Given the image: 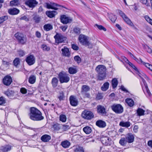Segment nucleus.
I'll use <instances>...</instances> for the list:
<instances>
[{"instance_id":"49530a36","label":"nucleus","mask_w":152,"mask_h":152,"mask_svg":"<svg viewBox=\"0 0 152 152\" xmlns=\"http://www.w3.org/2000/svg\"><path fill=\"white\" fill-rule=\"evenodd\" d=\"M42 48L43 50L45 51H48L50 50V48L45 44H43L42 45Z\"/></svg>"},{"instance_id":"6e6d98bb","label":"nucleus","mask_w":152,"mask_h":152,"mask_svg":"<svg viewBox=\"0 0 152 152\" xmlns=\"http://www.w3.org/2000/svg\"><path fill=\"white\" fill-rule=\"evenodd\" d=\"M140 2L143 4L146 5L147 6H150L149 4L147 3V0H139Z\"/></svg>"},{"instance_id":"72a5a7b5","label":"nucleus","mask_w":152,"mask_h":152,"mask_svg":"<svg viewBox=\"0 0 152 152\" xmlns=\"http://www.w3.org/2000/svg\"><path fill=\"white\" fill-rule=\"evenodd\" d=\"M53 127L54 130L58 131L61 128V126L60 124L56 123L53 125Z\"/></svg>"},{"instance_id":"ea45409f","label":"nucleus","mask_w":152,"mask_h":152,"mask_svg":"<svg viewBox=\"0 0 152 152\" xmlns=\"http://www.w3.org/2000/svg\"><path fill=\"white\" fill-rule=\"evenodd\" d=\"M127 141L125 138H122L119 140L120 144L122 146H125L126 145Z\"/></svg>"},{"instance_id":"a18cd8bd","label":"nucleus","mask_w":152,"mask_h":152,"mask_svg":"<svg viewBox=\"0 0 152 152\" xmlns=\"http://www.w3.org/2000/svg\"><path fill=\"white\" fill-rule=\"evenodd\" d=\"M60 120L63 122H65L66 120V117L65 115H61L59 116Z\"/></svg>"},{"instance_id":"4be33fe9","label":"nucleus","mask_w":152,"mask_h":152,"mask_svg":"<svg viewBox=\"0 0 152 152\" xmlns=\"http://www.w3.org/2000/svg\"><path fill=\"white\" fill-rule=\"evenodd\" d=\"M11 149V146L8 145L1 147L0 150L3 152H7L10 150Z\"/></svg>"},{"instance_id":"aec40b11","label":"nucleus","mask_w":152,"mask_h":152,"mask_svg":"<svg viewBox=\"0 0 152 152\" xmlns=\"http://www.w3.org/2000/svg\"><path fill=\"white\" fill-rule=\"evenodd\" d=\"M57 13V12L55 11H47L46 12V15L51 18L54 17Z\"/></svg>"},{"instance_id":"a878e982","label":"nucleus","mask_w":152,"mask_h":152,"mask_svg":"<svg viewBox=\"0 0 152 152\" xmlns=\"http://www.w3.org/2000/svg\"><path fill=\"white\" fill-rule=\"evenodd\" d=\"M118 83L117 79L116 78H113L111 81V84L113 88H116Z\"/></svg>"},{"instance_id":"680f3d73","label":"nucleus","mask_w":152,"mask_h":152,"mask_svg":"<svg viewBox=\"0 0 152 152\" xmlns=\"http://www.w3.org/2000/svg\"><path fill=\"white\" fill-rule=\"evenodd\" d=\"M35 35L36 37L38 38H40L41 37V34L38 31L36 32Z\"/></svg>"},{"instance_id":"e433bc0d","label":"nucleus","mask_w":152,"mask_h":152,"mask_svg":"<svg viewBox=\"0 0 152 152\" xmlns=\"http://www.w3.org/2000/svg\"><path fill=\"white\" fill-rule=\"evenodd\" d=\"M36 79V76L34 75H31L29 77L28 81L31 84H34L35 82Z\"/></svg>"},{"instance_id":"a19ab883","label":"nucleus","mask_w":152,"mask_h":152,"mask_svg":"<svg viewBox=\"0 0 152 152\" xmlns=\"http://www.w3.org/2000/svg\"><path fill=\"white\" fill-rule=\"evenodd\" d=\"M145 111L141 108H138L137 110V115L139 116H142L144 115Z\"/></svg>"},{"instance_id":"bb28decb","label":"nucleus","mask_w":152,"mask_h":152,"mask_svg":"<svg viewBox=\"0 0 152 152\" xmlns=\"http://www.w3.org/2000/svg\"><path fill=\"white\" fill-rule=\"evenodd\" d=\"M58 81V79L56 77H53L52 79L51 83L53 87L55 88L57 86Z\"/></svg>"},{"instance_id":"4c0bfd02","label":"nucleus","mask_w":152,"mask_h":152,"mask_svg":"<svg viewBox=\"0 0 152 152\" xmlns=\"http://www.w3.org/2000/svg\"><path fill=\"white\" fill-rule=\"evenodd\" d=\"M53 28V26L50 24L45 25L44 26V29L47 31H50Z\"/></svg>"},{"instance_id":"f257e3e1","label":"nucleus","mask_w":152,"mask_h":152,"mask_svg":"<svg viewBox=\"0 0 152 152\" xmlns=\"http://www.w3.org/2000/svg\"><path fill=\"white\" fill-rule=\"evenodd\" d=\"M29 115L30 118L34 121H40L44 118L40 111L35 107L31 108Z\"/></svg>"},{"instance_id":"4d7b16f0","label":"nucleus","mask_w":152,"mask_h":152,"mask_svg":"<svg viewBox=\"0 0 152 152\" xmlns=\"http://www.w3.org/2000/svg\"><path fill=\"white\" fill-rule=\"evenodd\" d=\"M74 31L76 34H79L80 33V30L79 28H75L74 29Z\"/></svg>"},{"instance_id":"13d9d810","label":"nucleus","mask_w":152,"mask_h":152,"mask_svg":"<svg viewBox=\"0 0 152 152\" xmlns=\"http://www.w3.org/2000/svg\"><path fill=\"white\" fill-rule=\"evenodd\" d=\"M20 92L23 94H25L27 93V90L24 88H22L20 89Z\"/></svg>"},{"instance_id":"2eb2a0df","label":"nucleus","mask_w":152,"mask_h":152,"mask_svg":"<svg viewBox=\"0 0 152 152\" xmlns=\"http://www.w3.org/2000/svg\"><path fill=\"white\" fill-rule=\"evenodd\" d=\"M97 112L100 115H104L106 114L105 108L101 105H99L97 106Z\"/></svg>"},{"instance_id":"7c9ffc66","label":"nucleus","mask_w":152,"mask_h":152,"mask_svg":"<svg viewBox=\"0 0 152 152\" xmlns=\"http://www.w3.org/2000/svg\"><path fill=\"white\" fill-rule=\"evenodd\" d=\"M83 131L87 134H90L91 131L92 129L89 126H86L83 128Z\"/></svg>"},{"instance_id":"2f4dec72","label":"nucleus","mask_w":152,"mask_h":152,"mask_svg":"<svg viewBox=\"0 0 152 152\" xmlns=\"http://www.w3.org/2000/svg\"><path fill=\"white\" fill-rule=\"evenodd\" d=\"M15 92L12 90H8L5 92L4 94L9 97L13 96L14 95Z\"/></svg>"},{"instance_id":"9d476101","label":"nucleus","mask_w":152,"mask_h":152,"mask_svg":"<svg viewBox=\"0 0 152 152\" xmlns=\"http://www.w3.org/2000/svg\"><path fill=\"white\" fill-rule=\"evenodd\" d=\"M60 20L61 22L64 24H66L70 23L72 20V19L71 17L67 16L64 15L61 16Z\"/></svg>"},{"instance_id":"cd10ccee","label":"nucleus","mask_w":152,"mask_h":152,"mask_svg":"<svg viewBox=\"0 0 152 152\" xmlns=\"http://www.w3.org/2000/svg\"><path fill=\"white\" fill-rule=\"evenodd\" d=\"M74 151L75 152H84L83 148L78 145H76L75 146Z\"/></svg>"},{"instance_id":"9b49d317","label":"nucleus","mask_w":152,"mask_h":152,"mask_svg":"<svg viewBox=\"0 0 152 152\" xmlns=\"http://www.w3.org/2000/svg\"><path fill=\"white\" fill-rule=\"evenodd\" d=\"M45 4L46 5L45 7L47 8L48 9H53L55 10H57L58 9L57 7L61 6L59 5L51 2L50 3H46Z\"/></svg>"},{"instance_id":"5fc2aeb1","label":"nucleus","mask_w":152,"mask_h":152,"mask_svg":"<svg viewBox=\"0 0 152 152\" xmlns=\"http://www.w3.org/2000/svg\"><path fill=\"white\" fill-rule=\"evenodd\" d=\"M58 99L60 100H63L64 98V93L63 91L60 93V95L58 97Z\"/></svg>"},{"instance_id":"69168bd1","label":"nucleus","mask_w":152,"mask_h":152,"mask_svg":"<svg viewBox=\"0 0 152 152\" xmlns=\"http://www.w3.org/2000/svg\"><path fill=\"white\" fill-rule=\"evenodd\" d=\"M86 45V46H88V48H91L93 47L92 44L90 43L88 41H87V44L85 45Z\"/></svg>"},{"instance_id":"20e7f679","label":"nucleus","mask_w":152,"mask_h":152,"mask_svg":"<svg viewBox=\"0 0 152 152\" xmlns=\"http://www.w3.org/2000/svg\"><path fill=\"white\" fill-rule=\"evenodd\" d=\"M112 110L117 114H121L124 111L123 107L120 104H114L111 106Z\"/></svg>"},{"instance_id":"f03ea898","label":"nucleus","mask_w":152,"mask_h":152,"mask_svg":"<svg viewBox=\"0 0 152 152\" xmlns=\"http://www.w3.org/2000/svg\"><path fill=\"white\" fill-rule=\"evenodd\" d=\"M98 74V79L102 80L106 77V67L102 65L98 66L96 69Z\"/></svg>"},{"instance_id":"338daca9","label":"nucleus","mask_w":152,"mask_h":152,"mask_svg":"<svg viewBox=\"0 0 152 152\" xmlns=\"http://www.w3.org/2000/svg\"><path fill=\"white\" fill-rule=\"evenodd\" d=\"M120 89L122 91H124L126 93L129 92L123 86H121Z\"/></svg>"},{"instance_id":"1a4fd4ad","label":"nucleus","mask_w":152,"mask_h":152,"mask_svg":"<svg viewBox=\"0 0 152 152\" xmlns=\"http://www.w3.org/2000/svg\"><path fill=\"white\" fill-rule=\"evenodd\" d=\"M25 60L27 64L31 66L35 63V58L33 55H30L27 57Z\"/></svg>"},{"instance_id":"3c124183","label":"nucleus","mask_w":152,"mask_h":152,"mask_svg":"<svg viewBox=\"0 0 152 152\" xmlns=\"http://www.w3.org/2000/svg\"><path fill=\"white\" fill-rule=\"evenodd\" d=\"M6 103L5 99L3 96L0 97V105H2Z\"/></svg>"},{"instance_id":"4468645a","label":"nucleus","mask_w":152,"mask_h":152,"mask_svg":"<svg viewBox=\"0 0 152 152\" xmlns=\"http://www.w3.org/2000/svg\"><path fill=\"white\" fill-rule=\"evenodd\" d=\"M101 141L103 144L105 145H110L111 139L107 136L102 137L101 138Z\"/></svg>"},{"instance_id":"473e14b6","label":"nucleus","mask_w":152,"mask_h":152,"mask_svg":"<svg viewBox=\"0 0 152 152\" xmlns=\"http://www.w3.org/2000/svg\"><path fill=\"white\" fill-rule=\"evenodd\" d=\"M142 78V82H143V84H144V86H145V90H146V92L147 93V94H148V95L149 96H150L151 95V92L148 89V86H147V84L146 83V82L145 80H144V79H143L142 78Z\"/></svg>"},{"instance_id":"8fccbe9b","label":"nucleus","mask_w":152,"mask_h":152,"mask_svg":"<svg viewBox=\"0 0 152 152\" xmlns=\"http://www.w3.org/2000/svg\"><path fill=\"white\" fill-rule=\"evenodd\" d=\"M95 26H96L100 30H103L104 31H106V28L102 25H99L96 24L95 25Z\"/></svg>"},{"instance_id":"f704fd0d","label":"nucleus","mask_w":152,"mask_h":152,"mask_svg":"<svg viewBox=\"0 0 152 152\" xmlns=\"http://www.w3.org/2000/svg\"><path fill=\"white\" fill-rule=\"evenodd\" d=\"M70 145V142L67 140H65L62 142L61 143V145L65 148H68Z\"/></svg>"},{"instance_id":"393cba45","label":"nucleus","mask_w":152,"mask_h":152,"mask_svg":"<svg viewBox=\"0 0 152 152\" xmlns=\"http://www.w3.org/2000/svg\"><path fill=\"white\" fill-rule=\"evenodd\" d=\"M90 90L89 87L86 85H83L81 88V92L82 94H84L85 93L88 91Z\"/></svg>"},{"instance_id":"603ef678","label":"nucleus","mask_w":152,"mask_h":152,"mask_svg":"<svg viewBox=\"0 0 152 152\" xmlns=\"http://www.w3.org/2000/svg\"><path fill=\"white\" fill-rule=\"evenodd\" d=\"M146 20L149 23L152 25V20L148 16H146L145 17Z\"/></svg>"},{"instance_id":"de8ad7c7","label":"nucleus","mask_w":152,"mask_h":152,"mask_svg":"<svg viewBox=\"0 0 152 152\" xmlns=\"http://www.w3.org/2000/svg\"><path fill=\"white\" fill-rule=\"evenodd\" d=\"M20 63V59L18 58H16L13 61L14 64L16 66H17Z\"/></svg>"},{"instance_id":"412c9836","label":"nucleus","mask_w":152,"mask_h":152,"mask_svg":"<svg viewBox=\"0 0 152 152\" xmlns=\"http://www.w3.org/2000/svg\"><path fill=\"white\" fill-rule=\"evenodd\" d=\"M8 12L11 15H15L19 12V10L15 8L10 9L8 10Z\"/></svg>"},{"instance_id":"b1692460","label":"nucleus","mask_w":152,"mask_h":152,"mask_svg":"<svg viewBox=\"0 0 152 152\" xmlns=\"http://www.w3.org/2000/svg\"><path fill=\"white\" fill-rule=\"evenodd\" d=\"M41 140L44 142H47L51 139L50 136L48 134H45L41 137Z\"/></svg>"},{"instance_id":"79ce46f5","label":"nucleus","mask_w":152,"mask_h":152,"mask_svg":"<svg viewBox=\"0 0 152 152\" xmlns=\"http://www.w3.org/2000/svg\"><path fill=\"white\" fill-rule=\"evenodd\" d=\"M19 3L18 0H14L10 1V5L11 6L18 5Z\"/></svg>"},{"instance_id":"c9c22d12","label":"nucleus","mask_w":152,"mask_h":152,"mask_svg":"<svg viewBox=\"0 0 152 152\" xmlns=\"http://www.w3.org/2000/svg\"><path fill=\"white\" fill-rule=\"evenodd\" d=\"M109 83L108 82L104 83L101 88L102 90L104 91H106L108 88Z\"/></svg>"},{"instance_id":"f3484780","label":"nucleus","mask_w":152,"mask_h":152,"mask_svg":"<svg viewBox=\"0 0 152 152\" xmlns=\"http://www.w3.org/2000/svg\"><path fill=\"white\" fill-rule=\"evenodd\" d=\"M79 40L80 42L84 45L87 44L88 41L86 36L82 34L80 35L79 37Z\"/></svg>"},{"instance_id":"7ed1b4c3","label":"nucleus","mask_w":152,"mask_h":152,"mask_svg":"<svg viewBox=\"0 0 152 152\" xmlns=\"http://www.w3.org/2000/svg\"><path fill=\"white\" fill-rule=\"evenodd\" d=\"M58 78L61 83H67L69 80V77L68 75L65 72H61L58 75Z\"/></svg>"},{"instance_id":"864d4df0","label":"nucleus","mask_w":152,"mask_h":152,"mask_svg":"<svg viewBox=\"0 0 152 152\" xmlns=\"http://www.w3.org/2000/svg\"><path fill=\"white\" fill-rule=\"evenodd\" d=\"M74 59L78 63H80L81 61V58L78 56H75L74 57Z\"/></svg>"},{"instance_id":"0e129e2a","label":"nucleus","mask_w":152,"mask_h":152,"mask_svg":"<svg viewBox=\"0 0 152 152\" xmlns=\"http://www.w3.org/2000/svg\"><path fill=\"white\" fill-rule=\"evenodd\" d=\"M145 48L147 51L149 53H151L152 52V51L151 48H150L148 46H147L145 47Z\"/></svg>"},{"instance_id":"37998d69","label":"nucleus","mask_w":152,"mask_h":152,"mask_svg":"<svg viewBox=\"0 0 152 152\" xmlns=\"http://www.w3.org/2000/svg\"><path fill=\"white\" fill-rule=\"evenodd\" d=\"M33 19L36 23H39L40 20L41 18L37 15H34Z\"/></svg>"},{"instance_id":"c03bdc74","label":"nucleus","mask_w":152,"mask_h":152,"mask_svg":"<svg viewBox=\"0 0 152 152\" xmlns=\"http://www.w3.org/2000/svg\"><path fill=\"white\" fill-rule=\"evenodd\" d=\"M109 18L113 23H115L117 19L116 16L112 14L109 15Z\"/></svg>"},{"instance_id":"c85d7f7f","label":"nucleus","mask_w":152,"mask_h":152,"mask_svg":"<svg viewBox=\"0 0 152 152\" xmlns=\"http://www.w3.org/2000/svg\"><path fill=\"white\" fill-rule=\"evenodd\" d=\"M126 102L130 107H132L134 105V102L130 98H127L125 100Z\"/></svg>"},{"instance_id":"c756f323","label":"nucleus","mask_w":152,"mask_h":152,"mask_svg":"<svg viewBox=\"0 0 152 152\" xmlns=\"http://www.w3.org/2000/svg\"><path fill=\"white\" fill-rule=\"evenodd\" d=\"M119 125L123 127H128L130 126L131 123L129 121L125 122L122 121L120 122Z\"/></svg>"},{"instance_id":"58836bf2","label":"nucleus","mask_w":152,"mask_h":152,"mask_svg":"<svg viewBox=\"0 0 152 152\" xmlns=\"http://www.w3.org/2000/svg\"><path fill=\"white\" fill-rule=\"evenodd\" d=\"M68 72L70 74H73L76 73L77 72V70L75 68L70 67L68 69Z\"/></svg>"},{"instance_id":"5701e85b","label":"nucleus","mask_w":152,"mask_h":152,"mask_svg":"<svg viewBox=\"0 0 152 152\" xmlns=\"http://www.w3.org/2000/svg\"><path fill=\"white\" fill-rule=\"evenodd\" d=\"M96 124L97 126L100 128H104L106 126V123L101 120L96 121Z\"/></svg>"},{"instance_id":"ddd939ff","label":"nucleus","mask_w":152,"mask_h":152,"mask_svg":"<svg viewBox=\"0 0 152 152\" xmlns=\"http://www.w3.org/2000/svg\"><path fill=\"white\" fill-rule=\"evenodd\" d=\"M26 4L29 7L33 8L38 4V2L36 0H28L26 2Z\"/></svg>"},{"instance_id":"6e6552de","label":"nucleus","mask_w":152,"mask_h":152,"mask_svg":"<svg viewBox=\"0 0 152 152\" xmlns=\"http://www.w3.org/2000/svg\"><path fill=\"white\" fill-rule=\"evenodd\" d=\"M118 12L120 15L121 16L124 20V21L128 24L131 26H134L133 23L131 22V20L127 17L121 11L118 10Z\"/></svg>"},{"instance_id":"bf43d9fd","label":"nucleus","mask_w":152,"mask_h":152,"mask_svg":"<svg viewBox=\"0 0 152 152\" xmlns=\"http://www.w3.org/2000/svg\"><path fill=\"white\" fill-rule=\"evenodd\" d=\"M72 47L73 50H78L79 48L77 46L74 44L72 45Z\"/></svg>"},{"instance_id":"e2e57ef3","label":"nucleus","mask_w":152,"mask_h":152,"mask_svg":"<svg viewBox=\"0 0 152 152\" xmlns=\"http://www.w3.org/2000/svg\"><path fill=\"white\" fill-rule=\"evenodd\" d=\"M124 59L125 60L126 62L128 64L129 66H131L132 67V66L133 65V64L131 62H130L129 60L126 58L125 57H124Z\"/></svg>"},{"instance_id":"a211bd4d","label":"nucleus","mask_w":152,"mask_h":152,"mask_svg":"<svg viewBox=\"0 0 152 152\" xmlns=\"http://www.w3.org/2000/svg\"><path fill=\"white\" fill-rule=\"evenodd\" d=\"M125 138L127 142L131 143L134 141V137L133 134L129 133L126 135Z\"/></svg>"},{"instance_id":"f8f14e48","label":"nucleus","mask_w":152,"mask_h":152,"mask_svg":"<svg viewBox=\"0 0 152 152\" xmlns=\"http://www.w3.org/2000/svg\"><path fill=\"white\" fill-rule=\"evenodd\" d=\"M3 83L4 85L9 86L11 84L12 82V79L10 76L7 75L3 79Z\"/></svg>"},{"instance_id":"423d86ee","label":"nucleus","mask_w":152,"mask_h":152,"mask_svg":"<svg viewBox=\"0 0 152 152\" xmlns=\"http://www.w3.org/2000/svg\"><path fill=\"white\" fill-rule=\"evenodd\" d=\"M81 116L83 118L87 120H91L94 117V115L92 112L86 110L82 112Z\"/></svg>"},{"instance_id":"09e8293b","label":"nucleus","mask_w":152,"mask_h":152,"mask_svg":"<svg viewBox=\"0 0 152 152\" xmlns=\"http://www.w3.org/2000/svg\"><path fill=\"white\" fill-rule=\"evenodd\" d=\"M7 19L8 17L7 16H4L0 17V24L7 20Z\"/></svg>"},{"instance_id":"39448f33","label":"nucleus","mask_w":152,"mask_h":152,"mask_svg":"<svg viewBox=\"0 0 152 152\" xmlns=\"http://www.w3.org/2000/svg\"><path fill=\"white\" fill-rule=\"evenodd\" d=\"M15 37L19 42L22 44H24L26 41V37L22 34L17 33L15 34Z\"/></svg>"},{"instance_id":"6ab92c4d","label":"nucleus","mask_w":152,"mask_h":152,"mask_svg":"<svg viewBox=\"0 0 152 152\" xmlns=\"http://www.w3.org/2000/svg\"><path fill=\"white\" fill-rule=\"evenodd\" d=\"M62 54L63 56L69 57L70 55L69 49L67 48L64 47V48L61 49Z\"/></svg>"},{"instance_id":"052dcab7","label":"nucleus","mask_w":152,"mask_h":152,"mask_svg":"<svg viewBox=\"0 0 152 152\" xmlns=\"http://www.w3.org/2000/svg\"><path fill=\"white\" fill-rule=\"evenodd\" d=\"M20 20H24L26 21H28L29 20L28 19L27 17L25 15L22 16L20 18Z\"/></svg>"},{"instance_id":"0eeeda50","label":"nucleus","mask_w":152,"mask_h":152,"mask_svg":"<svg viewBox=\"0 0 152 152\" xmlns=\"http://www.w3.org/2000/svg\"><path fill=\"white\" fill-rule=\"evenodd\" d=\"M56 42L57 43H62L66 40V38L63 36L61 34L57 33L54 37Z\"/></svg>"},{"instance_id":"774afa93","label":"nucleus","mask_w":152,"mask_h":152,"mask_svg":"<svg viewBox=\"0 0 152 152\" xmlns=\"http://www.w3.org/2000/svg\"><path fill=\"white\" fill-rule=\"evenodd\" d=\"M18 54L20 56H22L25 54L24 51L22 50H19V51Z\"/></svg>"},{"instance_id":"dca6fc26","label":"nucleus","mask_w":152,"mask_h":152,"mask_svg":"<svg viewBox=\"0 0 152 152\" xmlns=\"http://www.w3.org/2000/svg\"><path fill=\"white\" fill-rule=\"evenodd\" d=\"M70 103L71 105L73 106H76L78 104L77 99L74 96H71L69 97Z\"/></svg>"}]
</instances>
